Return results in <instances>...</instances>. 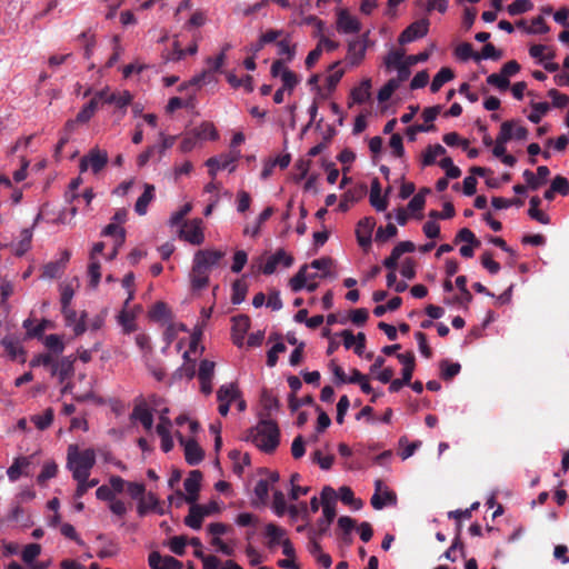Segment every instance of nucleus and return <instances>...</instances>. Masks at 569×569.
Wrapping results in <instances>:
<instances>
[{"label": "nucleus", "mask_w": 569, "mask_h": 569, "mask_svg": "<svg viewBox=\"0 0 569 569\" xmlns=\"http://www.w3.org/2000/svg\"><path fill=\"white\" fill-rule=\"evenodd\" d=\"M370 204L377 211H385L388 207V200L386 197H381V186L377 178H375L371 182L370 190Z\"/></svg>", "instance_id": "25"}, {"label": "nucleus", "mask_w": 569, "mask_h": 569, "mask_svg": "<svg viewBox=\"0 0 569 569\" xmlns=\"http://www.w3.org/2000/svg\"><path fill=\"white\" fill-rule=\"evenodd\" d=\"M224 257V252L220 250H199L196 252L193 261L200 263L209 272L211 268L218 266L219 261Z\"/></svg>", "instance_id": "15"}, {"label": "nucleus", "mask_w": 569, "mask_h": 569, "mask_svg": "<svg viewBox=\"0 0 569 569\" xmlns=\"http://www.w3.org/2000/svg\"><path fill=\"white\" fill-rule=\"evenodd\" d=\"M246 440L251 441L264 453H273L280 443V429L276 421L261 419L257 426L248 430Z\"/></svg>", "instance_id": "1"}, {"label": "nucleus", "mask_w": 569, "mask_h": 569, "mask_svg": "<svg viewBox=\"0 0 569 569\" xmlns=\"http://www.w3.org/2000/svg\"><path fill=\"white\" fill-rule=\"evenodd\" d=\"M86 156L93 173L100 172L107 166L109 159L107 151L98 147L92 148Z\"/></svg>", "instance_id": "23"}, {"label": "nucleus", "mask_w": 569, "mask_h": 569, "mask_svg": "<svg viewBox=\"0 0 569 569\" xmlns=\"http://www.w3.org/2000/svg\"><path fill=\"white\" fill-rule=\"evenodd\" d=\"M453 77H455V73H453V71H452L450 68H448V67H443V68H441V69L436 73V76H435V77H433V79H432V82H431V84H430V90H431V92H433V93L438 92V91L441 89V87H442L446 82H448V81L452 80V79H453Z\"/></svg>", "instance_id": "30"}, {"label": "nucleus", "mask_w": 569, "mask_h": 569, "mask_svg": "<svg viewBox=\"0 0 569 569\" xmlns=\"http://www.w3.org/2000/svg\"><path fill=\"white\" fill-rule=\"evenodd\" d=\"M339 498L345 505L351 506L357 510L362 507V501L355 498L353 491L348 486L339 488Z\"/></svg>", "instance_id": "38"}, {"label": "nucleus", "mask_w": 569, "mask_h": 569, "mask_svg": "<svg viewBox=\"0 0 569 569\" xmlns=\"http://www.w3.org/2000/svg\"><path fill=\"white\" fill-rule=\"evenodd\" d=\"M430 190L428 188L421 189L417 194L412 197V199L408 203V209L412 212L421 211L425 208L426 199L425 194L429 193Z\"/></svg>", "instance_id": "52"}, {"label": "nucleus", "mask_w": 569, "mask_h": 569, "mask_svg": "<svg viewBox=\"0 0 569 569\" xmlns=\"http://www.w3.org/2000/svg\"><path fill=\"white\" fill-rule=\"evenodd\" d=\"M104 237H118L119 236V246H122L126 240V230L119 227L117 223L111 222L104 227L101 232Z\"/></svg>", "instance_id": "48"}, {"label": "nucleus", "mask_w": 569, "mask_h": 569, "mask_svg": "<svg viewBox=\"0 0 569 569\" xmlns=\"http://www.w3.org/2000/svg\"><path fill=\"white\" fill-rule=\"evenodd\" d=\"M292 263V256L288 254L283 249H279L267 259L266 263L261 267V271L263 274L269 276L276 271L279 264L289 268Z\"/></svg>", "instance_id": "10"}, {"label": "nucleus", "mask_w": 569, "mask_h": 569, "mask_svg": "<svg viewBox=\"0 0 569 569\" xmlns=\"http://www.w3.org/2000/svg\"><path fill=\"white\" fill-rule=\"evenodd\" d=\"M398 232L397 227L393 223H388L385 228L379 227L376 232V241L385 242L388 239L395 237Z\"/></svg>", "instance_id": "60"}, {"label": "nucleus", "mask_w": 569, "mask_h": 569, "mask_svg": "<svg viewBox=\"0 0 569 569\" xmlns=\"http://www.w3.org/2000/svg\"><path fill=\"white\" fill-rule=\"evenodd\" d=\"M49 321L48 320H42L40 323H38L37 326H33V320L28 318L23 321V328L27 330V337L28 338H40L47 326H48Z\"/></svg>", "instance_id": "37"}, {"label": "nucleus", "mask_w": 569, "mask_h": 569, "mask_svg": "<svg viewBox=\"0 0 569 569\" xmlns=\"http://www.w3.org/2000/svg\"><path fill=\"white\" fill-rule=\"evenodd\" d=\"M281 80L283 83L282 88L284 90H288L289 92H291L295 89V87L299 83L298 76L290 69H283V71L281 72Z\"/></svg>", "instance_id": "59"}, {"label": "nucleus", "mask_w": 569, "mask_h": 569, "mask_svg": "<svg viewBox=\"0 0 569 569\" xmlns=\"http://www.w3.org/2000/svg\"><path fill=\"white\" fill-rule=\"evenodd\" d=\"M44 346L49 349L48 353H52L54 358L60 356L64 350V343L58 335L47 336L44 338Z\"/></svg>", "instance_id": "36"}, {"label": "nucleus", "mask_w": 569, "mask_h": 569, "mask_svg": "<svg viewBox=\"0 0 569 569\" xmlns=\"http://www.w3.org/2000/svg\"><path fill=\"white\" fill-rule=\"evenodd\" d=\"M428 30L429 21L427 19L415 21L400 33L398 41L400 44L412 42L416 39L425 37Z\"/></svg>", "instance_id": "6"}, {"label": "nucleus", "mask_w": 569, "mask_h": 569, "mask_svg": "<svg viewBox=\"0 0 569 569\" xmlns=\"http://www.w3.org/2000/svg\"><path fill=\"white\" fill-rule=\"evenodd\" d=\"M338 526L343 531V535H345L343 540L346 542H350L351 538L349 535L352 531V529L355 528L356 521L348 516H341L338 519Z\"/></svg>", "instance_id": "61"}, {"label": "nucleus", "mask_w": 569, "mask_h": 569, "mask_svg": "<svg viewBox=\"0 0 569 569\" xmlns=\"http://www.w3.org/2000/svg\"><path fill=\"white\" fill-rule=\"evenodd\" d=\"M250 328V318L247 315H238L232 318V333L246 335Z\"/></svg>", "instance_id": "44"}, {"label": "nucleus", "mask_w": 569, "mask_h": 569, "mask_svg": "<svg viewBox=\"0 0 569 569\" xmlns=\"http://www.w3.org/2000/svg\"><path fill=\"white\" fill-rule=\"evenodd\" d=\"M70 256L71 253L68 250H64L61 253V258L59 260L46 263L42 268L41 277L47 279H54L60 277L70 260Z\"/></svg>", "instance_id": "13"}, {"label": "nucleus", "mask_w": 569, "mask_h": 569, "mask_svg": "<svg viewBox=\"0 0 569 569\" xmlns=\"http://www.w3.org/2000/svg\"><path fill=\"white\" fill-rule=\"evenodd\" d=\"M399 81L397 79H390L379 91L378 101L385 102L390 99L392 93L398 89Z\"/></svg>", "instance_id": "49"}, {"label": "nucleus", "mask_w": 569, "mask_h": 569, "mask_svg": "<svg viewBox=\"0 0 569 569\" xmlns=\"http://www.w3.org/2000/svg\"><path fill=\"white\" fill-rule=\"evenodd\" d=\"M214 362L203 359L200 361L199 370H198V379L199 380H212L214 372Z\"/></svg>", "instance_id": "51"}, {"label": "nucleus", "mask_w": 569, "mask_h": 569, "mask_svg": "<svg viewBox=\"0 0 569 569\" xmlns=\"http://www.w3.org/2000/svg\"><path fill=\"white\" fill-rule=\"evenodd\" d=\"M209 516V510H203L200 505L191 503L188 516L184 518V525L191 529L199 530L203 518Z\"/></svg>", "instance_id": "22"}, {"label": "nucleus", "mask_w": 569, "mask_h": 569, "mask_svg": "<svg viewBox=\"0 0 569 569\" xmlns=\"http://www.w3.org/2000/svg\"><path fill=\"white\" fill-rule=\"evenodd\" d=\"M533 7L529 0H516L508 6L507 11L510 16H518L531 10Z\"/></svg>", "instance_id": "46"}, {"label": "nucleus", "mask_w": 569, "mask_h": 569, "mask_svg": "<svg viewBox=\"0 0 569 569\" xmlns=\"http://www.w3.org/2000/svg\"><path fill=\"white\" fill-rule=\"evenodd\" d=\"M178 436L180 445L184 447V458L187 463L190 466L199 465L204 457V452L198 442L194 439L186 440L180 432H178Z\"/></svg>", "instance_id": "7"}, {"label": "nucleus", "mask_w": 569, "mask_h": 569, "mask_svg": "<svg viewBox=\"0 0 569 569\" xmlns=\"http://www.w3.org/2000/svg\"><path fill=\"white\" fill-rule=\"evenodd\" d=\"M278 47V54L286 56L287 61H291L296 56V46L291 44L289 34H286V37H282L280 40L277 41Z\"/></svg>", "instance_id": "39"}, {"label": "nucleus", "mask_w": 569, "mask_h": 569, "mask_svg": "<svg viewBox=\"0 0 569 569\" xmlns=\"http://www.w3.org/2000/svg\"><path fill=\"white\" fill-rule=\"evenodd\" d=\"M307 269L308 266L303 264L299 271L290 279L289 284L293 292H298L306 288L309 292H313L318 288V283L310 281L307 283Z\"/></svg>", "instance_id": "20"}, {"label": "nucleus", "mask_w": 569, "mask_h": 569, "mask_svg": "<svg viewBox=\"0 0 569 569\" xmlns=\"http://www.w3.org/2000/svg\"><path fill=\"white\" fill-rule=\"evenodd\" d=\"M149 316L153 320H162L170 317V310L164 302L158 301L149 311Z\"/></svg>", "instance_id": "56"}, {"label": "nucleus", "mask_w": 569, "mask_h": 569, "mask_svg": "<svg viewBox=\"0 0 569 569\" xmlns=\"http://www.w3.org/2000/svg\"><path fill=\"white\" fill-rule=\"evenodd\" d=\"M53 416V409L48 408L43 415H36L31 418V420L39 430H46L52 423Z\"/></svg>", "instance_id": "43"}, {"label": "nucleus", "mask_w": 569, "mask_h": 569, "mask_svg": "<svg viewBox=\"0 0 569 569\" xmlns=\"http://www.w3.org/2000/svg\"><path fill=\"white\" fill-rule=\"evenodd\" d=\"M1 345L3 346L4 350L10 356L11 359H16L18 353L22 352V349L19 346V343L10 337H4L1 340Z\"/></svg>", "instance_id": "64"}, {"label": "nucleus", "mask_w": 569, "mask_h": 569, "mask_svg": "<svg viewBox=\"0 0 569 569\" xmlns=\"http://www.w3.org/2000/svg\"><path fill=\"white\" fill-rule=\"evenodd\" d=\"M98 97L104 103H113L119 109H126L132 102V94L129 91L109 92V89L98 91Z\"/></svg>", "instance_id": "12"}, {"label": "nucleus", "mask_w": 569, "mask_h": 569, "mask_svg": "<svg viewBox=\"0 0 569 569\" xmlns=\"http://www.w3.org/2000/svg\"><path fill=\"white\" fill-rule=\"evenodd\" d=\"M94 465L96 452L93 449L88 448L79 450L77 445H70L68 447L67 469L71 471L73 479L90 477Z\"/></svg>", "instance_id": "2"}, {"label": "nucleus", "mask_w": 569, "mask_h": 569, "mask_svg": "<svg viewBox=\"0 0 569 569\" xmlns=\"http://www.w3.org/2000/svg\"><path fill=\"white\" fill-rule=\"evenodd\" d=\"M550 174V170L547 166H539L537 168V174H535L529 169L523 171V178L527 182V186L531 190H537L540 186L547 182V179Z\"/></svg>", "instance_id": "19"}, {"label": "nucleus", "mask_w": 569, "mask_h": 569, "mask_svg": "<svg viewBox=\"0 0 569 569\" xmlns=\"http://www.w3.org/2000/svg\"><path fill=\"white\" fill-rule=\"evenodd\" d=\"M201 219H193L183 223L180 237L191 244L200 246L204 241Z\"/></svg>", "instance_id": "5"}, {"label": "nucleus", "mask_w": 569, "mask_h": 569, "mask_svg": "<svg viewBox=\"0 0 569 569\" xmlns=\"http://www.w3.org/2000/svg\"><path fill=\"white\" fill-rule=\"evenodd\" d=\"M261 406L268 411L277 410L280 406L278 398L269 390L263 389L260 397Z\"/></svg>", "instance_id": "42"}, {"label": "nucleus", "mask_w": 569, "mask_h": 569, "mask_svg": "<svg viewBox=\"0 0 569 569\" xmlns=\"http://www.w3.org/2000/svg\"><path fill=\"white\" fill-rule=\"evenodd\" d=\"M336 508L327 507L322 509V518L317 521V530L316 533L318 537H322L327 533L330 528V525L336 518Z\"/></svg>", "instance_id": "27"}, {"label": "nucleus", "mask_w": 569, "mask_h": 569, "mask_svg": "<svg viewBox=\"0 0 569 569\" xmlns=\"http://www.w3.org/2000/svg\"><path fill=\"white\" fill-rule=\"evenodd\" d=\"M154 192H156V188L153 184L144 183V191L138 198V200L136 201V204H134V211L139 216H143L147 213L148 206L154 199Z\"/></svg>", "instance_id": "24"}, {"label": "nucleus", "mask_w": 569, "mask_h": 569, "mask_svg": "<svg viewBox=\"0 0 569 569\" xmlns=\"http://www.w3.org/2000/svg\"><path fill=\"white\" fill-rule=\"evenodd\" d=\"M530 208L528 210V214L531 219L538 221L542 224H548L550 222V218L547 213L539 210V206L541 204V199L538 196L531 197L530 201Z\"/></svg>", "instance_id": "29"}, {"label": "nucleus", "mask_w": 569, "mask_h": 569, "mask_svg": "<svg viewBox=\"0 0 569 569\" xmlns=\"http://www.w3.org/2000/svg\"><path fill=\"white\" fill-rule=\"evenodd\" d=\"M321 506L322 509L327 507L336 508L337 492L330 486H325L321 491Z\"/></svg>", "instance_id": "54"}, {"label": "nucleus", "mask_w": 569, "mask_h": 569, "mask_svg": "<svg viewBox=\"0 0 569 569\" xmlns=\"http://www.w3.org/2000/svg\"><path fill=\"white\" fill-rule=\"evenodd\" d=\"M550 30L549 26L546 23L543 17L538 16L531 20V26L526 29L528 33L532 34H546Z\"/></svg>", "instance_id": "50"}, {"label": "nucleus", "mask_w": 569, "mask_h": 569, "mask_svg": "<svg viewBox=\"0 0 569 569\" xmlns=\"http://www.w3.org/2000/svg\"><path fill=\"white\" fill-rule=\"evenodd\" d=\"M247 291H248L247 283L241 279L236 280L232 283L231 302L233 305H239L242 301H244Z\"/></svg>", "instance_id": "40"}, {"label": "nucleus", "mask_w": 569, "mask_h": 569, "mask_svg": "<svg viewBox=\"0 0 569 569\" xmlns=\"http://www.w3.org/2000/svg\"><path fill=\"white\" fill-rule=\"evenodd\" d=\"M41 547L38 543L27 545L22 551V560L30 565L34 561V559L40 555Z\"/></svg>", "instance_id": "63"}, {"label": "nucleus", "mask_w": 569, "mask_h": 569, "mask_svg": "<svg viewBox=\"0 0 569 569\" xmlns=\"http://www.w3.org/2000/svg\"><path fill=\"white\" fill-rule=\"evenodd\" d=\"M551 191H556L561 196L569 194V180L562 176H556L551 181Z\"/></svg>", "instance_id": "58"}, {"label": "nucleus", "mask_w": 569, "mask_h": 569, "mask_svg": "<svg viewBox=\"0 0 569 569\" xmlns=\"http://www.w3.org/2000/svg\"><path fill=\"white\" fill-rule=\"evenodd\" d=\"M376 227V220L373 217H365L360 219L356 228V237L358 244L368 251L371 248L372 232Z\"/></svg>", "instance_id": "3"}, {"label": "nucleus", "mask_w": 569, "mask_h": 569, "mask_svg": "<svg viewBox=\"0 0 569 569\" xmlns=\"http://www.w3.org/2000/svg\"><path fill=\"white\" fill-rule=\"evenodd\" d=\"M74 480L77 481V489H76V493H74V496L77 498H81L82 496H84L87 493V491L90 488H93V487L98 486V483H99L98 479L94 478V479L89 480V477H84L83 479L78 478Z\"/></svg>", "instance_id": "47"}, {"label": "nucleus", "mask_w": 569, "mask_h": 569, "mask_svg": "<svg viewBox=\"0 0 569 569\" xmlns=\"http://www.w3.org/2000/svg\"><path fill=\"white\" fill-rule=\"evenodd\" d=\"M54 359L56 358L53 357L52 353H48V352L39 353L30 360L29 365L32 368L43 366V367L50 368V371H51L52 367H53Z\"/></svg>", "instance_id": "53"}, {"label": "nucleus", "mask_w": 569, "mask_h": 569, "mask_svg": "<svg viewBox=\"0 0 569 569\" xmlns=\"http://www.w3.org/2000/svg\"><path fill=\"white\" fill-rule=\"evenodd\" d=\"M188 540L184 536H174L170 539V550L177 556H183Z\"/></svg>", "instance_id": "62"}, {"label": "nucleus", "mask_w": 569, "mask_h": 569, "mask_svg": "<svg viewBox=\"0 0 569 569\" xmlns=\"http://www.w3.org/2000/svg\"><path fill=\"white\" fill-rule=\"evenodd\" d=\"M240 157V151L231 150L229 153L221 154L219 157L209 158L206 161V166L209 168V174L213 178L218 170L228 169Z\"/></svg>", "instance_id": "8"}, {"label": "nucleus", "mask_w": 569, "mask_h": 569, "mask_svg": "<svg viewBox=\"0 0 569 569\" xmlns=\"http://www.w3.org/2000/svg\"><path fill=\"white\" fill-rule=\"evenodd\" d=\"M366 39L367 34H363L361 38L351 40L348 43L347 59L350 64L358 66L363 60L367 50Z\"/></svg>", "instance_id": "14"}, {"label": "nucleus", "mask_w": 569, "mask_h": 569, "mask_svg": "<svg viewBox=\"0 0 569 569\" xmlns=\"http://www.w3.org/2000/svg\"><path fill=\"white\" fill-rule=\"evenodd\" d=\"M370 88H371V81L369 79L363 80L359 87L353 88L350 93L353 102H356V103L366 102L370 97Z\"/></svg>", "instance_id": "32"}, {"label": "nucleus", "mask_w": 569, "mask_h": 569, "mask_svg": "<svg viewBox=\"0 0 569 569\" xmlns=\"http://www.w3.org/2000/svg\"><path fill=\"white\" fill-rule=\"evenodd\" d=\"M239 395V390L233 383L222 385L217 391V399L219 402H232Z\"/></svg>", "instance_id": "34"}, {"label": "nucleus", "mask_w": 569, "mask_h": 569, "mask_svg": "<svg viewBox=\"0 0 569 569\" xmlns=\"http://www.w3.org/2000/svg\"><path fill=\"white\" fill-rule=\"evenodd\" d=\"M375 487L376 490L371 497L370 502L376 510H381L387 505L397 503V495L392 490L386 488L385 491L381 493L382 481L380 479L376 480Z\"/></svg>", "instance_id": "9"}, {"label": "nucleus", "mask_w": 569, "mask_h": 569, "mask_svg": "<svg viewBox=\"0 0 569 569\" xmlns=\"http://www.w3.org/2000/svg\"><path fill=\"white\" fill-rule=\"evenodd\" d=\"M500 58L501 51L497 50L492 43H486L481 53H477V56H475V61H480L481 59L498 60Z\"/></svg>", "instance_id": "57"}, {"label": "nucleus", "mask_w": 569, "mask_h": 569, "mask_svg": "<svg viewBox=\"0 0 569 569\" xmlns=\"http://www.w3.org/2000/svg\"><path fill=\"white\" fill-rule=\"evenodd\" d=\"M76 357L70 355L61 357L59 360L54 359L53 367L51 370L52 377H58L60 382L70 378L74 372Z\"/></svg>", "instance_id": "11"}, {"label": "nucleus", "mask_w": 569, "mask_h": 569, "mask_svg": "<svg viewBox=\"0 0 569 569\" xmlns=\"http://www.w3.org/2000/svg\"><path fill=\"white\" fill-rule=\"evenodd\" d=\"M202 480V473L199 470H192L184 480V489L187 491V502L194 503L199 497L200 483Z\"/></svg>", "instance_id": "17"}, {"label": "nucleus", "mask_w": 569, "mask_h": 569, "mask_svg": "<svg viewBox=\"0 0 569 569\" xmlns=\"http://www.w3.org/2000/svg\"><path fill=\"white\" fill-rule=\"evenodd\" d=\"M31 459L32 456L16 458L13 463L7 470L9 480L14 482L21 476H30L31 472L29 468L31 466Z\"/></svg>", "instance_id": "16"}, {"label": "nucleus", "mask_w": 569, "mask_h": 569, "mask_svg": "<svg viewBox=\"0 0 569 569\" xmlns=\"http://www.w3.org/2000/svg\"><path fill=\"white\" fill-rule=\"evenodd\" d=\"M226 60L224 52H220L216 58H208L207 63L209 64L208 70H203L201 73L192 77L189 81L191 86H201L202 83H209L213 80V72L221 69Z\"/></svg>", "instance_id": "4"}, {"label": "nucleus", "mask_w": 569, "mask_h": 569, "mask_svg": "<svg viewBox=\"0 0 569 569\" xmlns=\"http://www.w3.org/2000/svg\"><path fill=\"white\" fill-rule=\"evenodd\" d=\"M264 533L269 538L268 547L274 548L284 539L286 530L274 523H268L264 528Z\"/></svg>", "instance_id": "28"}, {"label": "nucleus", "mask_w": 569, "mask_h": 569, "mask_svg": "<svg viewBox=\"0 0 569 569\" xmlns=\"http://www.w3.org/2000/svg\"><path fill=\"white\" fill-rule=\"evenodd\" d=\"M58 473V465L53 460L46 461L41 472L37 477L40 486H46L47 481L54 478Z\"/></svg>", "instance_id": "33"}, {"label": "nucleus", "mask_w": 569, "mask_h": 569, "mask_svg": "<svg viewBox=\"0 0 569 569\" xmlns=\"http://www.w3.org/2000/svg\"><path fill=\"white\" fill-rule=\"evenodd\" d=\"M131 418L141 422L147 431H150L153 426L152 412L147 408L144 403L137 405L131 413Z\"/></svg>", "instance_id": "26"}, {"label": "nucleus", "mask_w": 569, "mask_h": 569, "mask_svg": "<svg viewBox=\"0 0 569 569\" xmlns=\"http://www.w3.org/2000/svg\"><path fill=\"white\" fill-rule=\"evenodd\" d=\"M531 108L532 112L529 114L528 119L533 123H539L542 117L549 111L550 106L548 102H532Z\"/></svg>", "instance_id": "45"}, {"label": "nucleus", "mask_w": 569, "mask_h": 569, "mask_svg": "<svg viewBox=\"0 0 569 569\" xmlns=\"http://www.w3.org/2000/svg\"><path fill=\"white\" fill-rule=\"evenodd\" d=\"M210 272L204 269L200 263L193 261L192 269L190 272L191 288L193 290H201L209 283Z\"/></svg>", "instance_id": "21"}, {"label": "nucleus", "mask_w": 569, "mask_h": 569, "mask_svg": "<svg viewBox=\"0 0 569 569\" xmlns=\"http://www.w3.org/2000/svg\"><path fill=\"white\" fill-rule=\"evenodd\" d=\"M191 131L198 140H217L219 137L217 129L211 122H202Z\"/></svg>", "instance_id": "31"}, {"label": "nucleus", "mask_w": 569, "mask_h": 569, "mask_svg": "<svg viewBox=\"0 0 569 569\" xmlns=\"http://www.w3.org/2000/svg\"><path fill=\"white\" fill-rule=\"evenodd\" d=\"M158 506V499L153 493L143 496L138 503L137 511L140 517H144L149 511L154 510Z\"/></svg>", "instance_id": "35"}, {"label": "nucleus", "mask_w": 569, "mask_h": 569, "mask_svg": "<svg viewBox=\"0 0 569 569\" xmlns=\"http://www.w3.org/2000/svg\"><path fill=\"white\" fill-rule=\"evenodd\" d=\"M460 241L473 244L476 247H480L481 244L480 240L477 239L475 233L468 228L460 229L456 234L455 243H458Z\"/></svg>", "instance_id": "55"}, {"label": "nucleus", "mask_w": 569, "mask_h": 569, "mask_svg": "<svg viewBox=\"0 0 569 569\" xmlns=\"http://www.w3.org/2000/svg\"><path fill=\"white\" fill-rule=\"evenodd\" d=\"M441 369V378L443 380H451L455 378L461 370V366L458 362H449L448 360H442L440 362Z\"/></svg>", "instance_id": "41"}, {"label": "nucleus", "mask_w": 569, "mask_h": 569, "mask_svg": "<svg viewBox=\"0 0 569 569\" xmlns=\"http://www.w3.org/2000/svg\"><path fill=\"white\" fill-rule=\"evenodd\" d=\"M361 24L359 20L352 17L348 10H341L338 13L337 29L342 33H357L360 31Z\"/></svg>", "instance_id": "18"}]
</instances>
